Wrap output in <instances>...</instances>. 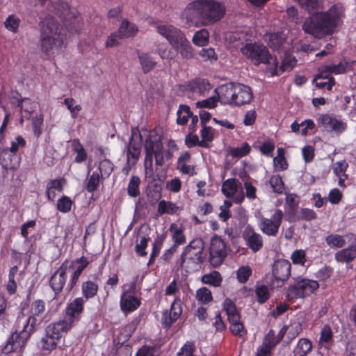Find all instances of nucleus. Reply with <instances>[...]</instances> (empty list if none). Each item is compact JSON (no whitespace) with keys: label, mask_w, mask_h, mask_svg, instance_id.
<instances>
[{"label":"nucleus","mask_w":356,"mask_h":356,"mask_svg":"<svg viewBox=\"0 0 356 356\" xmlns=\"http://www.w3.org/2000/svg\"><path fill=\"white\" fill-rule=\"evenodd\" d=\"M46 303L42 299L33 300L31 305L30 316L23 323L20 332L15 330L8 337L6 344L1 348V355L12 353H19L30 338L45 318Z\"/></svg>","instance_id":"nucleus-1"},{"label":"nucleus","mask_w":356,"mask_h":356,"mask_svg":"<svg viewBox=\"0 0 356 356\" xmlns=\"http://www.w3.org/2000/svg\"><path fill=\"white\" fill-rule=\"evenodd\" d=\"M343 13L341 6L334 4L327 11L314 13L306 17L302 29L305 33L316 38L332 35L338 26Z\"/></svg>","instance_id":"nucleus-2"},{"label":"nucleus","mask_w":356,"mask_h":356,"mask_svg":"<svg viewBox=\"0 0 356 356\" xmlns=\"http://www.w3.org/2000/svg\"><path fill=\"white\" fill-rule=\"evenodd\" d=\"M225 6L216 0H195L183 12L186 21L209 26L220 21L225 15Z\"/></svg>","instance_id":"nucleus-3"},{"label":"nucleus","mask_w":356,"mask_h":356,"mask_svg":"<svg viewBox=\"0 0 356 356\" xmlns=\"http://www.w3.org/2000/svg\"><path fill=\"white\" fill-rule=\"evenodd\" d=\"M204 248L202 238H194L184 248L177 264L187 273L199 270L205 260Z\"/></svg>","instance_id":"nucleus-4"},{"label":"nucleus","mask_w":356,"mask_h":356,"mask_svg":"<svg viewBox=\"0 0 356 356\" xmlns=\"http://www.w3.org/2000/svg\"><path fill=\"white\" fill-rule=\"evenodd\" d=\"M40 25L41 50L49 56L54 53L55 48H60L63 43L58 33L59 24L54 17L47 16L40 22Z\"/></svg>","instance_id":"nucleus-5"},{"label":"nucleus","mask_w":356,"mask_h":356,"mask_svg":"<svg viewBox=\"0 0 356 356\" xmlns=\"http://www.w3.org/2000/svg\"><path fill=\"white\" fill-rule=\"evenodd\" d=\"M241 52L255 66L269 64L273 59L268 47L260 42L245 43L241 47Z\"/></svg>","instance_id":"nucleus-6"},{"label":"nucleus","mask_w":356,"mask_h":356,"mask_svg":"<svg viewBox=\"0 0 356 356\" xmlns=\"http://www.w3.org/2000/svg\"><path fill=\"white\" fill-rule=\"evenodd\" d=\"M319 287L317 281L307 278L297 277L286 291V298L289 301L309 296Z\"/></svg>","instance_id":"nucleus-7"},{"label":"nucleus","mask_w":356,"mask_h":356,"mask_svg":"<svg viewBox=\"0 0 356 356\" xmlns=\"http://www.w3.org/2000/svg\"><path fill=\"white\" fill-rule=\"evenodd\" d=\"M58 13L70 32L78 33L81 29L83 23L81 15L75 9H71L67 3H61Z\"/></svg>","instance_id":"nucleus-8"},{"label":"nucleus","mask_w":356,"mask_h":356,"mask_svg":"<svg viewBox=\"0 0 356 356\" xmlns=\"http://www.w3.org/2000/svg\"><path fill=\"white\" fill-rule=\"evenodd\" d=\"M209 261L213 268L219 267L228 254L226 242L218 235L211 237L209 249Z\"/></svg>","instance_id":"nucleus-9"},{"label":"nucleus","mask_w":356,"mask_h":356,"mask_svg":"<svg viewBox=\"0 0 356 356\" xmlns=\"http://www.w3.org/2000/svg\"><path fill=\"white\" fill-rule=\"evenodd\" d=\"M284 213L281 209H276L270 218L261 217L259 222L261 231L267 236H275L282 224Z\"/></svg>","instance_id":"nucleus-10"},{"label":"nucleus","mask_w":356,"mask_h":356,"mask_svg":"<svg viewBox=\"0 0 356 356\" xmlns=\"http://www.w3.org/2000/svg\"><path fill=\"white\" fill-rule=\"evenodd\" d=\"M66 261H63L58 268L51 275L49 285L54 292L52 300H56L63 291L66 284L67 267Z\"/></svg>","instance_id":"nucleus-11"},{"label":"nucleus","mask_w":356,"mask_h":356,"mask_svg":"<svg viewBox=\"0 0 356 356\" xmlns=\"http://www.w3.org/2000/svg\"><path fill=\"white\" fill-rule=\"evenodd\" d=\"M86 302L83 297H77L68 302L65 309L64 318L74 326L81 318Z\"/></svg>","instance_id":"nucleus-12"},{"label":"nucleus","mask_w":356,"mask_h":356,"mask_svg":"<svg viewBox=\"0 0 356 356\" xmlns=\"http://www.w3.org/2000/svg\"><path fill=\"white\" fill-rule=\"evenodd\" d=\"M291 264L286 259H278L275 261L272 273L273 283L277 287H281L291 275Z\"/></svg>","instance_id":"nucleus-13"},{"label":"nucleus","mask_w":356,"mask_h":356,"mask_svg":"<svg viewBox=\"0 0 356 356\" xmlns=\"http://www.w3.org/2000/svg\"><path fill=\"white\" fill-rule=\"evenodd\" d=\"M64 261H66V266L68 270H72L74 268L75 266L77 265L75 270L72 273L69 282L67 285V289L68 292L71 291L77 284L79 282V277L81 276L83 271L87 268L89 265V261L87 258L84 256H82L80 258H76L75 259L69 261L67 259H65Z\"/></svg>","instance_id":"nucleus-14"},{"label":"nucleus","mask_w":356,"mask_h":356,"mask_svg":"<svg viewBox=\"0 0 356 356\" xmlns=\"http://www.w3.org/2000/svg\"><path fill=\"white\" fill-rule=\"evenodd\" d=\"M73 327L72 323L65 318H63L49 323L45 327L44 332H47L53 339L59 342L60 339L64 337Z\"/></svg>","instance_id":"nucleus-15"},{"label":"nucleus","mask_w":356,"mask_h":356,"mask_svg":"<svg viewBox=\"0 0 356 356\" xmlns=\"http://www.w3.org/2000/svg\"><path fill=\"white\" fill-rule=\"evenodd\" d=\"M156 31L168 41L172 48L185 36L180 29L170 24L157 25Z\"/></svg>","instance_id":"nucleus-16"},{"label":"nucleus","mask_w":356,"mask_h":356,"mask_svg":"<svg viewBox=\"0 0 356 356\" xmlns=\"http://www.w3.org/2000/svg\"><path fill=\"white\" fill-rule=\"evenodd\" d=\"M242 237L245 242V245L253 252L259 251L264 245L261 235L256 232L250 225L245 227L242 232Z\"/></svg>","instance_id":"nucleus-17"},{"label":"nucleus","mask_w":356,"mask_h":356,"mask_svg":"<svg viewBox=\"0 0 356 356\" xmlns=\"http://www.w3.org/2000/svg\"><path fill=\"white\" fill-rule=\"evenodd\" d=\"M211 88L212 86L209 80L202 78L192 79L184 86L185 91L200 96H204Z\"/></svg>","instance_id":"nucleus-18"},{"label":"nucleus","mask_w":356,"mask_h":356,"mask_svg":"<svg viewBox=\"0 0 356 356\" xmlns=\"http://www.w3.org/2000/svg\"><path fill=\"white\" fill-rule=\"evenodd\" d=\"M235 85L236 83H228L215 89L216 96L221 104L234 106Z\"/></svg>","instance_id":"nucleus-19"},{"label":"nucleus","mask_w":356,"mask_h":356,"mask_svg":"<svg viewBox=\"0 0 356 356\" xmlns=\"http://www.w3.org/2000/svg\"><path fill=\"white\" fill-rule=\"evenodd\" d=\"M253 99L251 88L247 85L236 83L234 106H241L250 104Z\"/></svg>","instance_id":"nucleus-20"},{"label":"nucleus","mask_w":356,"mask_h":356,"mask_svg":"<svg viewBox=\"0 0 356 356\" xmlns=\"http://www.w3.org/2000/svg\"><path fill=\"white\" fill-rule=\"evenodd\" d=\"M181 313V300L179 297H176L171 304L169 313L168 311L163 313L162 320L164 327H170L179 318Z\"/></svg>","instance_id":"nucleus-21"},{"label":"nucleus","mask_w":356,"mask_h":356,"mask_svg":"<svg viewBox=\"0 0 356 356\" xmlns=\"http://www.w3.org/2000/svg\"><path fill=\"white\" fill-rule=\"evenodd\" d=\"M141 298L137 296L122 293L120 299V307L122 313L127 315L139 308Z\"/></svg>","instance_id":"nucleus-22"},{"label":"nucleus","mask_w":356,"mask_h":356,"mask_svg":"<svg viewBox=\"0 0 356 356\" xmlns=\"http://www.w3.org/2000/svg\"><path fill=\"white\" fill-rule=\"evenodd\" d=\"M297 64V59L296 57L291 54L286 53L284 56L282 60L281 65L280 68H278L279 63L275 58L274 60V68L271 72L272 76H278L280 73L278 71L280 70L282 73L284 72H289L292 70Z\"/></svg>","instance_id":"nucleus-23"},{"label":"nucleus","mask_w":356,"mask_h":356,"mask_svg":"<svg viewBox=\"0 0 356 356\" xmlns=\"http://www.w3.org/2000/svg\"><path fill=\"white\" fill-rule=\"evenodd\" d=\"M140 151L141 136H140V139L136 140L132 135L127 145V160L128 165H129L130 163L134 165L136 163L139 159Z\"/></svg>","instance_id":"nucleus-24"},{"label":"nucleus","mask_w":356,"mask_h":356,"mask_svg":"<svg viewBox=\"0 0 356 356\" xmlns=\"http://www.w3.org/2000/svg\"><path fill=\"white\" fill-rule=\"evenodd\" d=\"M335 259L339 263H350L356 258V236L352 243L346 248L341 249L335 254Z\"/></svg>","instance_id":"nucleus-25"},{"label":"nucleus","mask_w":356,"mask_h":356,"mask_svg":"<svg viewBox=\"0 0 356 356\" xmlns=\"http://www.w3.org/2000/svg\"><path fill=\"white\" fill-rule=\"evenodd\" d=\"M191 159V155L188 152L181 153L177 162V169L182 174L192 177L196 175V171L195 165L187 164Z\"/></svg>","instance_id":"nucleus-26"},{"label":"nucleus","mask_w":356,"mask_h":356,"mask_svg":"<svg viewBox=\"0 0 356 356\" xmlns=\"http://www.w3.org/2000/svg\"><path fill=\"white\" fill-rule=\"evenodd\" d=\"M147 143H151L152 145L153 150L151 151L153 156L155 157L156 164L157 165H163L164 163V157L163 154V143L157 136L149 135L146 138Z\"/></svg>","instance_id":"nucleus-27"},{"label":"nucleus","mask_w":356,"mask_h":356,"mask_svg":"<svg viewBox=\"0 0 356 356\" xmlns=\"http://www.w3.org/2000/svg\"><path fill=\"white\" fill-rule=\"evenodd\" d=\"M286 40V37L282 31L270 33L265 35V41L273 51L281 49Z\"/></svg>","instance_id":"nucleus-28"},{"label":"nucleus","mask_w":356,"mask_h":356,"mask_svg":"<svg viewBox=\"0 0 356 356\" xmlns=\"http://www.w3.org/2000/svg\"><path fill=\"white\" fill-rule=\"evenodd\" d=\"M20 158L6 149L1 150V167L6 170H15L19 165Z\"/></svg>","instance_id":"nucleus-29"},{"label":"nucleus","mask_w":356,"mask_h":356,"mask_svg":"<svg viewBox=\"0 0 356 356\" xmlns=\"http://www.w3.org/2000/svg\"><path fill=\"white\" fill-rule=\"evenodd\" d=\"M348 163L346 160H341L334 163L333 172L338 177V185L341 188H346L345 181L348 179V175L346 173Z\"/></svg>","instance_id":"nucleus-30"},{"label":"nucleus","mask_w":356,"mask_h":356,"mask_svg":"<svg viewBox=\"0 0 356 356\" xmlns=\"http://www.w3.org/2000/svg\"><path fill=\"white\" fill-rule=\"evenodd\" d=\"M58 343V341L48 334L47 332H44V335L42 337L38 343V346L44 355H47L56 349Z\"/></svg>","instance_id":"nucleus-31"},{"label":"nucleus","mask_w":356,"mask_h":356,"mask_svg":"<svg viewBox=\"0 0 356 356\" xmlns=\"http://www.w3.org/2000/svg\"><path fill=\"white\" fill-rule=\"evenodd\" d=\"M173 49L179 52L181 56L186 60L193 58V51L190 41L187 40L186 35L175 45Z\"/></svg>","instance_id":"nucleus-32"},{"label":"nucleus","mask_w":356,"mask_h":356,"mask_svg":"<svg viewBox=\"0 0 356 356\" xmlns=\"http://www.w3.org/2000/svg\"><path fill=\"white\" fill-rule=\"evenodd\" d=\"M334 344V335L330 325H325L321 330L318 345L330 349Z\"/></svg>","instance_id":"nucleus-33"},{"label":"nucleus","mask_w":356,"mask_h":356,"mask_svg":"<svg viewBox=\"0 0 356 356\" xmlns=\"http://www.w3.org/2000/svg\"><path fill=\"white\" fill-rule=\"evenodd\" d=\"M98 290L99 286L97 283L92 280L85 281L81 284V297L87 301L95 298L97 295Z\"/></svg>","instance_id":"nucleus-34"},{"label":"nucleus","mask_w":356,"mask_h":356,"mask_svg":"<svg viewBox=\"0 0 356 356\" xmlns=\"http://www.w3.org/2000/svg\"><path fill=\"white\" fill-rule=\"evenodd\" d=\"M169 230L172 233V239L173 241L172 245L178 248L181 245H184L186 242V238L184 234V227L175 223H172L170 226Z\"/></svg>","instance_id":"nucleus-35"},{"label":"nucleus","mask_w":356,"mask_h":356,"mask_svg":"<svg viewBox=\"0 0 356 356\" xmlns=\"http://www.w3.org/2000/svg\"><path fill=\"white\" fill-rule=\"evenodd\" d=\"M313 345L311 340L301 338L293 349V356H307L312 350Z\"/></svg>","instance_id":"nucleus-36"},{"label":"nucleus","mask_w":356,"mask_h":356,"mask_svg":"<svg viewBox=\"0 0 356 356\" xmlns=\"http://www.w3.org/2000/svg\"><path fill=\"white\" fill-rule=\"evenodd\" d=\"M138 57L144 74L149 73L156 65V62L147 53H141L138 51Z\"/></svg>","instance_id":"nucleus-37"},{"label":"nucleus","mask_w":356,"mask_h":356,"mask_svg":"<svg viewBox=\"0 0 356 356\" xmlns=\"http://www.w3.org/2000/svg\"><path fill=\"white\" fill-rule=\"evenodd\" d=\"M201 282L213 287H219L222 282V277L217 270H213L209 273L203 275L201 277Z\"/></svg>","instance_id":"nucleus-38"},{"label":"nucleus","mask_w":356,"mask_h":356,"mask_svg":"<svg viewBox=\"0 0 356 356\" xmlns=\"http://www.w3.org/2000/svg\"><path fill=\"white\" fill-rule=\"evenodd\" d=\"M118 31L120 33L121 38H127L134 35L138 31V29L136 24L124 19Z\"/></svg>","instance_id":"nucleus-39"},{"label":"nucleus","mask_w":356,"mask_h":356,"mask_svg":"<svg viewBox=\"0 0 356 356\" xmlns=\"http://www.w3.org/2000/svg\"><path fill=\"white\" fill-rule=\"evenodd\" d=\"M193 114L189 106L180 104L177 111V124L179 125H186L188 121V118H191Z\"/></svg>","instance_id":"nucleus-40"},{"label":"nucleus","mask_w":356,"mask_h":356,"mask_svg":"<svg viewBox=\"0 0 356 356\" xmlns=\"http://www.w3.org/2000/svg\"><path fill=\"white\" fill-rule=\"evenodd\" d=\"M222 306L227 316L228 321H236V318L241 316L236 304L230 298H227L224 300Z\"/></svg>","instance_id":"nucleus-41"},{"label":"nucleus","mask_w":356,"mask_h":356,"mask_svg":"<svg viewBox=\"0 0 356 356\" xmlns=\"http://www.w3.org/2000/svg\"><path fill=\"white\" fill-rule=\"evenodd\" d=\"M72 149L73 152L76 153L74 162L81 163L86 160L87 153L83 145L81 143L79 139L75 138L72 140Z\"/></svg>","instance_id":"nucleus-42"},{"label":"nucleus","mask_w":356,"mask_h":356,"mask_svg":"<svg viewBox=\"0 0 356 356\" xmlns=\"http://www.w3.org/2000/svg\"><path fill=\"white\" fill-rule=\"evenodd\" d=\"M33 102L29 98L17 100V107L19 108L21 113L24 112L26 113V115L21 117V123H23L24 118H29L30 115L34 111L35 107L33 106Z\"/></svg>","instance_id":"nucleus-43"},{"label":"nucleus","mask_w":356,"mask_h":356,"mask_svg":"<svg viewBox=\"0 0 356 356\" xmlns=\"http://www.w3.org/2000/svg\"><path fill=\"white\" fill-rule=\"evenodd\" d=\"M161 186L156 181L149 183L147 187V196L151 202H157L162 196Z\"/></svg>","instance_id":"nucleus-44"},{"label":"nucleus","mask_w":356,"mask_h":356,"mask_svg":"<svg viewBox=\"0 0 356 356\" xmlns=\"http://www.w3.org/2000/svg\"><path fill=\"white\" fill-rule=\"evenodd\" d=\"M238 188V181L234 178H229L223 181L222 184V193L227 197H232L236 193Z\"/></svg>","instance_id":"nucleus-45"},{"label":"nucleus","mask_w":356,"mask_h":356,"mask_svg":"<svg viewBox=\"0 0 356 356\" xmlns=\"http://www.w3.org/2000/svg\"><path fill=\"white\" fill-rule=\"evenodd\" d=\"M140 184L139 177L132 175L127 186V194L129 197H136L140 195Z\"/></svg>","instance_id":"nucleus-46"},{"label":"nucleus","mask_w":356,"mask_h":356,"mask_svg":"<svg viewBox=\"0 0 356 356\" xmlns=\"http://www.w3.org/2000/svg\"><path fill=\"white\" fill-rule=\"evenodd\" d=\"M164 240L165 236L163 235L158 236L156 238L154 239V241L152 244V250L150 254V257L147 262V265L149 266L154 263L155 259L159 256Z\"/></svg>","instance_id":"nucleus-47"},{"label":"nucleus","mask_w":356,"mask_h":356,"mask_svg":"<svg viewBox=\"0 0 356 356\" xmlns=\"http://www.w3.org/2000/svg\"><path fill=\"white\" fill-rule=\"evenodd\" d=\"M230 325V332L235 336L243 337L246 335L247 331L243 323L241 321V316L236 318V321H228Z\"/></svg>","instance_id":"nucleus-48"},{"label":"nucleus","mask_w":356,"mask_h":356,"mask_svg":"<svg viewBox=\"0 0 356 356\" xmlns=\"http://www.w3.org/2000/svg\"><path fill=\"white\" fill-rule=\"evenodd\" d=\"M179 207L173 202L165 200H161L158 204V213L160 215L165 213L173 215L175 214Z\"/></svg>","instance_id":"nucleus-49"},{"label":"nucleus","mask_w":356,"mask_h":356,"mask_svg":"<svg viewBox=\"0 0 356 356\" xmlns=\"http://www.w3.org/2000/svg\"><path fill=\"white\" fill-rule=\"evenodd\" d=\"M285 150L282 147L277 148V156L273 159V163L278 170H285L288 168V163L284 156Z\"/></svg>","instance_id":"nucleus-50"},{"label":"nucleus","mask_w":356,"mask_h":356,"mask_svg":"<svg viewBox=\"0 0 356 356\" xmlns=\"http://www.w3.org/2000/svg\"><path fill=\"white\" fill-rule=\"evenodd\" d=\"M255 295L257 301L259 304L266 302L270 298V293L268 286L265 284H257L255 288Z\"/></svg>","instance_id":"nucleus-51"},{"label":"nucleus","mask_w":356,"mask_h":356,"mask_svg":"<svg viewBox=\"0 0 356 356\" xmlns=\"http://www.w3.org/2000/svg\"><path fill=\"white\" fill-rule=\"evenodd\" d=\"M103 177L101 175L97 173V171L92 172V175L89 177L88 182L86 186V189L88 193H93L95 191Z\"/></svg>","instance_id":"nucleus-52"},{"label":"nucleus","mask_w":356,"mask_h":356,"mask_svg":"<svg viewBox=\"0 0 356 356\" xmlns=\"http://www.w3.org/2000/svg\"><path fill=\"white\" fill-rule=\"evenodd\" d=\"M195 297L197 301L203 305L208 304L213 300L211 291L204 286L197 290Z\"/></svg>","instance_id":"nucleus-53"},{"label":"nucleus","mask_w":356,"mask_h":356,"mask_svg":"<svg viewBox=\"0 0 356 356\" xmlns=\"http://www.w3.org/2000/svg\"><path fill=\"white\" fill-rule=\"evenodd\" d=\"M252 270L249 266H242L236 270V279L241 284L246 283L252 275Z\"/></svg>","instance_id":"nucleus-54"},{"label":"nucleus","mask_w":356,"mask_h":356,"mask_svg":"<svg viewBox=\"0 0 356 356\" xmlns=\"http://www.w3.org/2000/svg\"><path fill=\"white\" fill-rule=\"evenodd\" d=\"M159 348L157 346H142L136 352L135 356H159Z\"/></svg>","instance_id":"nucleus-55"},{"label":"nucleus","mask_w":356,"mask_h":356,"mask_svg":"<svg viewBox=\"0 0 356 356\" xmlns=\"http://www.w3.org/2000/svg\"><path fill=\"white\" fill-rule=\"evenodd\" d=\"M269 184L273 192L278 194H281L283 193L284 190V184L280 175H272L270 178Z\"/></svg>","instance_id":"nucleus-56"},{"label":"nucleus","mask_w":356,"mask_h":356,"mask_svg":"<svg viewBox=\"0 0 356 356\" xmlns=\"http://www.w3.org/2000/svg\"><path fill=\"white\" fill-rule=\"evenodd\" d=\"M73 201L70 197L63 195L57 201L56 209L62 213H68L71 211Z\"/></svg>","instance_id":"nucleus-57"},{"label":"nucleus","mask_w":356,"mask_h":356,"mask_svg":"<svg viewBox=\"0 0 356 356\" xmlns=\"http://www.w3.org/2000/svg\"><path fill=\"white\" fill-rule=\"evenodd\" d=\"M44 122L43 114H39L32 118L31 125L33 134L36 138H39L42 133V126Z\"/></svg>","instance_id":"nucleus-58"},{"label":"nucleus","mask_w":356,"mask_h":356,"mask_svg":"<svg viewBox=\"0 0 356 356\" xmlns=\"http://www.w3.org/2000/svg\"><path fill=\"white\" fill-rule=\"evenodd\" d=\"M327 244L331 248H341L344 246L346 241L339 234H330L325 238Z\"/></svg>","instance_id":"nucleus-59"},{"label":"nucleus","mask_w":356,"mask_h":356,"mask_svg":"<svg viewBox=\"0 0 356 356\" xmlns=\"http://www.w3.org/2000/svg\"><path fill=\"white\" fill-rule=\"evenodd\" d=\"M202 129L200 131V135L202 141L204 142V147H208L207 143H211L214 138V129L207 125L201 126Z\"/></svg>","instance_id":"nucleus-60"},{"label":"nucleus","mask_w":356,"mask_h":356,"mask_svg":"<svg viewBox=\"0 0 356 356\" xmlns=\"http://www.w3.org/2000/svg\"><path fill=\"white\" fill-rule=\"evenodd\" d=\"M113 170V163L107 159H103L102 161H100L98 169H97V173L99 175H101L103 177L104 175L108 177L109 176L111 172Z\"/></svg>","instance_id":"nucleus-61"},{"label":"nucleus","mask_w":356,"mask_h":356,"mask_svg":"<svg viewBox=\"0 0 356 356\" xmlns=\"http://www.w3.org/2000/svg\"><path fill=\"white\" fill-rule=\"evenodd\" d=\"M278 343L279 342L275 338V331L270 330L266 335L261 346L273 351Z\"/></svg>","instance_id":"nucleus-62"},{"label":"nucleus","mask_w":356,"mask_h":356,"mask_svg":"<svg viewBox=\"0 0 356 356\" xmlns=\"http://www.w3.org/2000/svg\"><path fill=\"white\" fill-rule=\"evenodd\" d=\"M209 32L206 29H201L193 35V42L197 46L205 45L209 40Z\"/></svg>","instance_id":"nucleus-63"},{"label":"nucleus","mask_w":356,"mask_h":356,"mask_svg":"<svg viewBox=\"0 0 356 356\" xmlns=\"http://www.w3.org/2000/svg\"><path fill=\"white\" fill-rule=\"evenodd\" d=\"M275 147V146L273 140L268 139L260 145L259 149L263 155L268 157H272Z\"/></svg>","instance_id":"nucleus-64"}]
</instances>
